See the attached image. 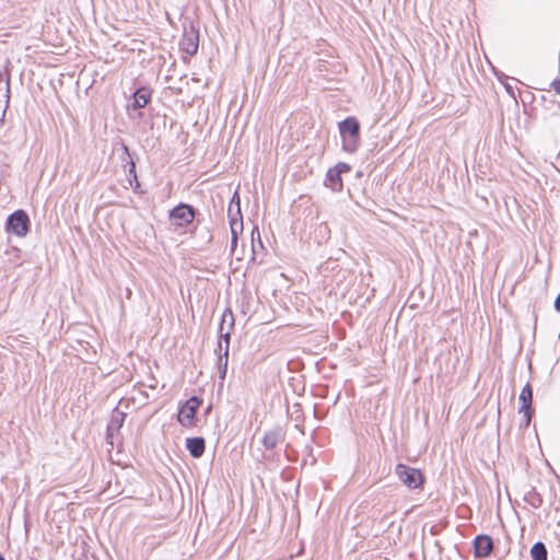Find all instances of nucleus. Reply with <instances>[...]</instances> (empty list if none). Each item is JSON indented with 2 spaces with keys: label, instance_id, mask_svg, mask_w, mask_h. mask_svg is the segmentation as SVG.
Wrapping results in <instances>:
<instances>
[{
  "label": "nucleus",
  "instance_id": "9b49d317",
  "mask_svg": "<svg viewBox=\"0 0 560 560\" xmlns=\"http://www.w3.org/2000/svg\"><path fill=\"white\" fill-rule=\"evenodd\" d=\"M186 447L192 457L198 458L205 452V440L202 438L187 439Z\"/></svg>",
  "mask_w": 560,
  "mask_h": 560
},
{
  "label": "nucleus",
  "instance_id": "1a4fd4ad",
  "mask_svg": "<svg viewBox=\"0 0 560 560\" xmlns=\"http://www.w3.org/2000/svg\"><path fill=\"white\" fill-rule=\"evenodd\" d=\"M283 439L282 430L277 428L265 433L262 444L267 450L275 448Z\"/></svg>",
  "mask_w": 560,
  "mask_h": 560
},
{
  "label": "nucleus",
  "instance_id": "423d86ee",
  "mask_svg": "<svg viewBox=\"0 0 560 560\" xmlns=\"http://www.w3.org/2000/svg\"><path fill=\"white\" fill-rule=\"evenodd\" d=\"M194 210L187 205H180L171 212V220L174 225L185 226L194 220Z\"/></svg>",
  "mask_w": 560,
  "mask_h": 560
},
{
  "label": "nucleus",
  "instance_id": "20e7f679",
  "mask_svg": "<svg viewBox=\"0 0 560 560\" xmlns=\"http://www.w3.org/2000/svg\"><path fill=\"white\" fill-rule=\"evenodd\" d=\"M199 406L200 400L197 397L189 398L179 409L178 421L185 427H190Z\"/></svg>",
  "mask_w": 560,
  "mask_h": 560
},
{
  "label": "nucleus",
  "instance_id": "7ed1b4c3",
  "mask_svg": "<svg viewBox=\"0 0 560 560\" xmlns=\"http://www.w3.org/2000/svg\"><path fill=\"white\" fill-rule=\"evenodd\" d=\"M395 472L399 480L410 489H417L423 483V477L421 472L416 468L408 467L404 464H398L395 468Z\"/></svg>",
  "mask_w": 560,
  "mask_h": 560
},
{
  "label": "nucleus",
  "instance_id": "f257e3e1",
  "mask_svg": "<svg viewBox=\"0 0 560 560\" xmlns=\"http://www.w3.org/2000/svg\"><path fill=\"white\" fill-rule=\"evenodd\" d=\"M339 132L342 140V148L353 153L360 145V124L354 117H348L339 122Z\"/></svg>",
  "mask_w": 560,
  "mask_h": 560
},
{
  "label": "nucleus",
  "instance_id": "9d476101",
  "mask_svg": "<svg viewBox=\"0 0 560 560\" xmlns=\"http://www.w3.org/2000/svg\"><path fill=\"white\" fill-rule=\"evenodd\" d=\"M325 185L334 191H341L343 187L342 178L338 171L329 168L326 174Z\"/></svg>",
  "mask_w": 560,
  "mask_h": 560
},
{
  "label": "nucleus",
  "instance_id": "6ab92c4d",
  "mask_svg": "<svg viewBox=\"0 0 560 560\" xmlns=\"http://www.w3.org/2000/svg\"><path fill=\"white\" fill-rule=\"evenodd\" d=\"M552 88L558 94H560V78L552 82Z\"/></svg>",
  "mask_w": 560,
  "mask_h": 560
},
{
  "label": "nucleus",
  "instance_id": "6e6552de",
  "mask_svg": "<svg viewBox=\"0 0 560 560\" xmlns=\"http://www.w3.org/2000/svg\"><path fill=\"white\" fill-rule=\"evenodd\" d=\"M474 547L475 555L479 558H485L490 555L493 548L492 539L487 535H480L476 537Z\"/></svg>",
  "mask_w": 560,
  "mask_h": 560
},
{
  "label": "nucleus",
  "instance_id": "412c9836",
  "mask_svg": "<svg viewBox=\"0 0 560 560\" xmlns=\"http://www.w3.org/2000/svg\"><path fill=\"white\" fill-rule=\"evenodd\" d=\"M4 109L0 106V122L3 120Z\"/></svg>",
  "mask_w": 560,
  "mask_h": 560
},
{
  "label": "nucleus",
  "instance_id": "a211bd4d",
  "mask_svg": "<svg viewBox=\"0 0 560 560\" xmlns=\"http://www.w3.org/2000/svg\"><path fill=\"white\" fill-rule=\"evenodd\" d=\"M241 232L238 231H231V234H232V240H231V249L234 250L236 245H237V235L240 234Z\"/></svg>",
  "mask_w": 560,
  "mask_h": 560
},
{
  "label": "nucleus",
  "instance_id": "f3484780",
  "mask_svg": "<svg viewBox=\"0 0 560 560\" xmlns=\"http://www.w3.org/2000/svg\"><path fill=\"white\" fill-rule=\"evenodd\" d=\"M336 171H338V173L340 174V176L343 174V173H348L350 172L351 167L349 164L347 163H338L335 167H334Z\"/></svg>",
  "mask_w": 560,
  "mask_h": 560
},
{
  "label": "nucleus",
  "instance_id": "0eeeda50",
  "mask_svg": "<svg viewBox=\"0 0 560 560\" xmlns=\"http://www.w3.org/2000/svg\"><path fill=\"white\" fill-rule=\"evenodd\" d=\"M532 400H533V390L529 384H526L521 394H520V401L521 407L518 412L524 413L525 419V425H528L532 419L533 410H532Z\"/></svg>",
  "mask_w": 560,
  "mask_h": 560
},
{
  "label": "nucleus",
  "instance_id": "ddd939ff",
  "mask_svg": "<svg viewBox=\"0 0 560 560\" xmlns=\"http://www.w3.org/2000/svg\"><path fill=\"white\" fill-rule=\"evenodd\" d=\"M226 316L228 314L224 313L223 314V319H222V324H221V336L224 337L225 339V342H226V347H225V352H224V357H220L219 358V361H220V368H222L223 365V369L221 370V376L222 378L225 376V372H226V366H228V352H229V338H230V334L229 331H226L225 334H223V324L225 323L226 320Z\"/></svg>",
  "mask_w": 560,
  "mask_h": 560
},
{
  "label": "nucleus",
  "instance_id": "4468645a",
  "mask_svg": "<svg viewBox=\"0 0 560 560\" xmlns=\"http://www.w3.org/2000/svg\"><path fill=\"white\" fill-rule=\"evenodd\" d=\"M530 557L533 560H547L546 546L540 541L534 544L530 549Z\"/></svg>",
  "mask_w": 560,
  "mask_h": 560
},
{
  "label": "nucleus",
  "instance_id": "5701e85b",
  "mask_svg": "<svg viewBox=\"0 0 560 560\" xmlns=\"http://www.w3.org/2000/svg\"><path fill=\"white\" fill-rule=\"evenodd\" d=\"M0 560H4V558L0 555Z\"/></svg>",
  "mask_w": 560,
  "mask_h": 560
},
{
  "label": "nucleus",
  "instance_id": "aec40b11",
  "mask_svg": "<svg viewBox=\"0 0 560 560\" xmlns=\"http://www.w3.org/2000/svg\"><path fill=\"white\" fill-rule=\"evenodd\" d=\"M555 308L560 312V294L557 296L555 301Z\"/></svg>",
  "mask_w": 560,
  "mask_h": 560
},
{
  "label": "nucleus",
  "instance_id": "4be33fe9",
  "mask_svg": "<svg viewBox=\"0 0 560 560\" xmlns=\"http://www.w3.org/2000/svg\"><path fill=\"white\" fill-rule=\"evenodd\" d=\"M229 316L231 317V319L233 320V315L231 312H229Z\"/></svg>",
  "mask_w": 560,
  "mask_h": 560
},
{
  "label": "nucleus",
  "instance_id": "f03ea898",
  "mask_svg": "<svg viewBox=\"0 0 560 560\" xmlns=\"http://www.w3.org/2000/svg\"><path fill=\"white\" fill-rule=\"evenodd\" d=\"M7 231L19 237L25 236L30 231V218L23 210L13 212L7 221Z\"/></svg>",
  "mask_w": 560,
  "mask_h": 560
},
{
  "label": "nucleus",
  "instance_id": "dca6fc26",
  "mask_svg": "<svg viewBox=\"0 0 560 560\" xmlns=\"http://www.w3.org/2000/svg\"><path fill=\"white\" fill-rule=\"evenodd\" d=\"M124 417H125V415L122 412L115 411L112 417L110 424L108 425V430H113L115 428L119 429L122 424Z\"/></svg>",
  "mask_w": 560,
  "mask_h": 560
},
{
  "label": "nucleus",
  "instance_id": "f8f14e48",
  "mask_svg": "<svg viewBox=\"0 0 560 560\" xmlns=\"http://www.w3.org/2000/svg\"><path fill=\"white\" fill-rule=\"evenodd\" d=\"M151 98V92L149 89H138L133 94V108H143Z\"/></svg>",
  "mask_w": 560,
  "mask_h": 560
},
{
  "label": "nucleus",
  "instance_id": "2eb2a0df",
  "mask_svg": "<svg viewBox=\"0 0 560 560\" xmlns=\"http://www.w3.org/2000/svg\"><path fill=\"white\" fill-rule=\"evenodd\" d=\"M182 48L189 55H194L197 51L198 44L192 38H186L182 43Z\"/></svg>",
  "mask_w": 560,
  "mask_h": 560
},
{
  "label": "nucleus",
  "instance_id": "39448f33",
  "mask_svg": "<svg viewBox=\"0 0 560 560\" xmlns=\"http://www.w3.org/2000/svg\"><path fill=\"white\" fill-rule=\"evenodd\" d=\"M229 218L231 231H243V220L241 214L240 197L235 192L230 206H229Z\"/></svg>",
  "mask_w": 560,
  "mask_h": 560
}]
</instances>
